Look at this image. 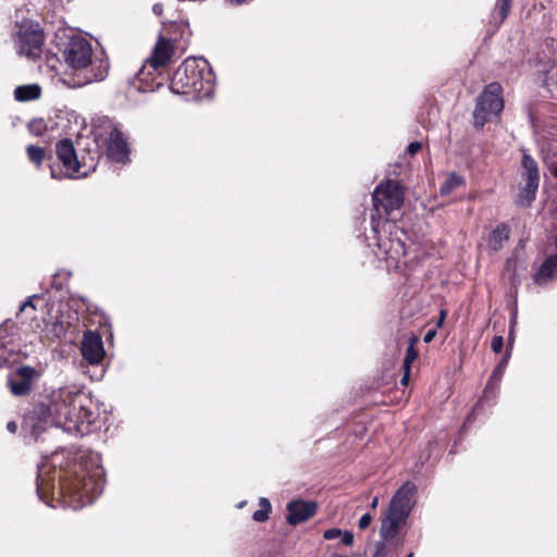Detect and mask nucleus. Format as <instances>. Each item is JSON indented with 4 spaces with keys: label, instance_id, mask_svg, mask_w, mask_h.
<instances>
[{
    "label": "nucleus",
    "instance_id": "aec40b11",
    "mask_svg": "<svg viewBox=\"0 0 557 557\" xmlns=\"http://www.w3.org/2000/svg\"><path fill=\"white\" fill-rule=\"evenodd\" d=\"M523 177L529 183H537L540 181L539 169L535 160L529 154H524L522 158Z\"/></svg>",
    "mask_w": 557,
    "mask_h": 557
},
{
    "label": "nucleus",
    "instance_id": "412c9836",
    "mask_svg": "<svg viewBox=\"0 0 557 557\" xmlns=\"http://www.w3.org/2000/svg\"><path fill=\"white\" fill-rule=\"evenodd\" d=\"M508 359H509V352L507 351V354L504 357V359L502 360V362L494 369V371L488 380V383L486 385L485 394L498 388V384L503 379Z\"/></svg>",
    "mask_w": 557,
    "mask_h": 557
},
{
    "label": "nucleus",
    "instance_id": "49530a36",
    "mask_svg": "<svg viewBox=\"0 0 557 557\" xmlns=\"http://www.w3.org/2000/svg\"><path fill=\"white\" fill-rule=\"evenodd\" d=\"M407 557H413V553H409Z\"/></svg>",
    "mask_w": 557,
    "mask_h": 557
},
{
    "label": "nucleus",
    "instance_id": "ddd939ff",
    "mask_svg": "<svg viewBox=\"0 0 557 557\" xmlns=\"http://www.w3.org/2000/svg\"><path fill=\"white\" fill-rule=\"evenodd\" d=\"M107 128L109 129V136L107 138V156L108 158L117 163H126L129 161V148L127 140L121 129L107 121Z\"/></svg>",
    "mask_w": 557,
    "mask_h": 557
},
{
    "label": "nucleus",
    "instance_id": "f3484780",
    "mask_svg": "<svg viewBox=\"0 0 557 557\" xmlns=\"http://www.w3.org/2000/svg\"><path fill=\"white\" fill-rule=\"evenodd\" d=\"M41 95V87L38 84L21 85L14 89V98L20 102L36 100Z\"/></svg>",
    "mask_w": 557,
    "mask_h": 557
},
{
    "label": "nucleus",
    "instance_id": "e433bc0d",
    "mask_svg": "<svg viewBox=\"0 0 557 557\" xmlns=\"http://www.w3.org/2000/svg\"><path fill=\"white\" fill-rule=\"evenodd\" d=\"M152 11H153V13H154L156 15H161V14H162V12H163V5H162V3H156V4H153V7H152Z\"/></svg>",
    "mask_w": 557,
    "mask_h": 557
},
{
    "label": "nucleus",
    "instance_id": "58836bf2",
    "mask_svg": "<svg viewBox=\"0 0 557 557\" xmlns=\"http://www.w3.org/2000/svg\"><path fill=\"white\" fill-rule=\"evenodd\" d=\"M7 429H8L9 432L14 433L17 430V425H16V423L14 421H10L7 424Z\"/></svg>",
    "mask_w": 557,
    "mask_h": 557
},
{
    "label": "nucleus",
    "instance_id": "423d86ee",
    "mask_svg": "<svg viewBox=\"0 0 557 557\" xmlns=\"http://www.w3.org/2000/svg\"><path fill=\"white\" fill-rule=\"evenodd\" d=\"M371 220L374 233L373 245L376 246L375 255L387 261L389 267H398L401 258L407 253L404 242L405 232L387 220L381 224L376 221L375 214H372Z\"/></svg>",
    "mask_w": 557,
    "mask_h": 557
},
{
    "label": "nucleus",
    "instance_id": "7ed1b4c3",
    "mask_svg": "<svg viewBox=\"0 0 557 557\" xmlns=\"http://www.w3.org/2000/svg\"><path fill=\"white\" fill-rule=\"evenodd\" d=\"M54 40L65 64L75 71H83L82 77L67 83L70 87H82L107 77L108 59L104 55L94 57L91 42L84 36L75 34L73 29H59Z\"/></svg>",
    "mask_w": 557,
    "mask_h": 557
},
{
    "label": "nucleus",
    "instance_id": "4be33fe9",
    "mask_svg": "<svg viewBox=\"0 0 557 557\" xmlns=\"http://www.w3.org/2000/svg\"><path fill=\"white\" fill-rule=\"evenodd\" d=\"M259 506H260V509L256 510L252 513V519L256 522L262 523L269 519L270 512L272 510V506H271L270 500L265 497L259 498Z\"/></svg>",
    "mask_w": 557,
    "mask_h": 557
},
{
    "label": "nucleus",
    "instance_id": "6e6552de",
    "mask_svg": "<svg viewBox=\"0 0 557 557\" xmlns=\"http://www.w3.org/2000/svg\"><path fill=\"white\" fill-rule=\"evenodd\" d=\"M22 359L18 329L7 320L0 325V368L11 367Z\"/></svg>",
    "mask_w": 557,
    "mask_h": 557
},
{
    "label": "nucleus",
    "instance_id": "f03ea898",
    "mask_svg": "<svg viewBox=\"0 0 557 557\" xmlns=\"http://www.w3.org/2000/svg\"><path fill=\"white\" fill-rule=\"evenodd\" d=\"M90 400L76 386H63L33 403L24 417V424L37 438L46 428L62 429L73 436H83L95 421Z\"/></svg>",
    "mask_w": 557,
    "mask_h": 557
},
{
    "label": "nucleus",
    "instance_id": "f704fd0d",
    "mask_svg": "<svg viewBox=\"0 0 557 557\" xmlns=\"http://www.w3.org/2000/svg\"><path fill=\"white\" fill-rule=\"evenodd\" d=\"M37 297H38V295H33V296H30V297H29L25 302H23V304L21 305V307H20V311L25 310V308H26V307H30V308L35 309V306H34V304H33V299H34V298H37Z\"/></svg>",
    "mask_w": 557,
    "mask_h": 557
},
{
    "label": "nucleus",
    "instance_id": "9d476101",
    "mask_svg": "<svg viewBox=\"0 0 557 557\" xmlns=\"http://www.w3.org/2000/svg\"><path fill=\"white\" fill-rule=\"evenodd\" d=\"M375 214L381 218V210L388 215L392 211L400 208L404 202V194L395 181H387L380 184L372 196Z\"/></svg>",
    "mask_w": 557,
    "mask_h": 557
},
{
    "label": "nucleus",
    "instance_id": "79ce46f5",
    "mask_svg": "<svg viewBox=\"0 0 557 557\" xmlns=\"http://www.w3.org/2000/svg\"><path fill=\"white\" fill-rule=\"evenodd\" d=\"M445 315H446L445 311H444V310H442V311H441L440 319H438V322H437V325H438V326H440V325H442V323L444 322Z\"/></svg>",
    "mask_w": 557,
    "mask_h": 557
},
{
    "label": "nucleus",
    "instance_id": "2f4dec72",
    "mask_svg": "<svg viewBox=\"0 0 557 557\" xmlns=\"http://www.w3.org/2000/svg\"><path fill=\"white\" fill-rule=\"evenodd\" d=\"M371 521H372V516L370 513H364L359 519L358 527L361 530H364V529H367L370 525Z\"/></svg>",
    "mask_w": 557,
    "mask_h": 557
},
{
    "label": "nucleus",
    "instance_id": "393cba45",
    "mask_svg": "<svg viewBox=\"0 0 557 557\" xmlns=\"http://www.w3.org/2000/svg\"><path fill=\"white\" fill-rule=\"evenodd\" d=\"M26 151H27V156H28V159L35 163L37 165V168H39L44 161V158H45V149L44 148H40V147H37V146H34V145H29L27 148H26Z\"/></svg>",
    "mask_w": 557,
    "mask_h": 557
},
{
    "label": "nucleus",
    "instance_id": "39448f33",
    "mask_svg": "<svg viewBox=\"0 0 557 557\" xmlns=\"http://www.w3.org/2000/svg\"><path fill=\"white\" fill-rule=\"evenodd\" d=\"M417 502V486L414 483L405 482L392 497L382 518L380 534L384 540H393L397 536Z\"/></svg>",
    "mask_w": 557,
    "mask_h": 557
},
{
    "label": "nucleus",
    "instance_id": "0eeeda50",
    "mask_svg": "<svg viewBox=\"0 0 557 557\" xmlns=\"http://www.w3.org/2000/svg\"><path fill=\"white\" fill-rule=\"evenodd\" d=\"M503 88L498 83L488 84L479 96L473 111L474 127L481 128L504 109Z\"/></svg>",
    "mask_w": 557,
    "mask_h": 557
},
{
    "label": "nucleus",
    "instance_id": "7c9ffc66",
    "mask_svg": "<svg viewBox=\"0 0 557 557\" xmlns=\"http://www.w3.org/2000/svg\"><path fill=\"white\" fill-rule=\"evenodd\" d=\"M503 346H504V338L502 336H494L492 339V344H491L492 350L495 354H498L502 351Z\"/></svg>",
    "mask_w": 557,
    "mask_h": 557
},
{
    "label": "nucleus",
    "instance_id": "b1692460",
    "mask_svg": "<svg viewBox=\"0 0 557 557\" xmlns=\"http://www.w3.org/2000/svg\"><path fill=\"white\" fill-rule=\"evenodd\" d=\"M463 183H465V180L461 176L457 175L456 173H450L447 176L446 181L441 186V189H440L441 194L448 195L457 187L463 185Z\"/></svg>",
    "mask_w": 557,
    "mask_h": 557
},
{
    "label": "nucleus",
    "instance_id": "f8f14e48",
    "mask_svg": "<svg viewBox=\"0 0 557 557\" xmlns=\"http://www.w3.org/2000/svg\"><path fill=\"white\" fill-rule=\"evenodd\" d=\"M42 371L29 366L18 367L8 376V386L14 396H26L33 388V383L41 376Z\"/></svg>",
    "mask_w": 557,
    "mask_h": 557
},
{
    "label": "nucleus",
    "instance_id": "4c0bfd02",
    "mask_svg": "<svg viewBox=\"0 0 557 557\" xmlns=\"http://www.w3.org/2000/svg\"><path fill=\"white\" fill-rule=\"evenodd\" d=\"M409 375H410V369H409V370H404V375H403V377H401V380H400V383H401L403 385H407V384H408V382H409Z\"/></svg>",
    "mask_w": 557,
    "mask_h": 557
},
{
    "label": "nucleus",
    "instance_id": "9b49d317",
    "mask_svg": "<svg viewBox=\"0 0 557 557\" xmlns=\"http://www.w3.org/2000/svg\"><path fill=\"white\" fill-rule=\"evenodd\" d=\"M16 52L36 60L42 52L44 33L38 28L21 27L14 39Z\"/></svg>",
    "mask_w": 557,
    "mask_h": 557
},
{
    "label": "nucleus",
    "instance_id": "c85d7f7f",
    "mask_svg": "<svg viewBox=\"0 0 557 557\" xmlns=\"http://www.w3.org/2000/svg\"><path fill=\"white\" fill-rule=\"evenodd\" d=\"M499 15L502 20H505L509 13L511 7V0H498L497 2Z\"/></svg>",
    "mask_w": 557,
    "mask_h": 557
},
{
    "label": "nucleus",
    "instance_id": "bb28decb",
    "mask_svg": "<svg viewBox=\"0 0 557 557\" xmlns=\"http://www.w3.org/2000/svg\"><path fill=\"white\" fill-rule=\"evenodd\" d=\"M417 342V339L414 337H412L410 339V344L407 348V352H406V357L404 359V370H409L410 369V366L411 363L417 359L418 357V351L416 350L414 348V343Z\"/></svg>",
    "mask_w": 557,
    "mask_h": 557
},
{
    "label": "nucleus",
    "instance_id": "ea45409f",
    "mask_svg": "<svg viewBox=\"0 0 557 557\" xmlns=\"http://www.w3.org/2000/svg\"><path fill=\"white\" fill-rule=\"evenodd\" d=\"M50 174L52 178L61 180L63 176L58 174L53 166H50Z\"/></svg>",
    "mask_w": 557,
    "mask_h": 557
},
{
    "label": "nucleus",
    "instance_id": "72a5a7b5",
    "mask_svg": "<svg viewBox=\"0 0 557 557\" xmlns=\"http://www.w3.org/2000/svg\"><path fill=\"white\" fill-rule=\"evenodd\" d=\"M421 147H422L421 143L413 141V143L409 144V146L407 148V151L410 154H414V153H417L421 149Z\"/></svg>",
    "mask_w": 557,
    "mask_h": 557
},
{
    "label": "nucleus",
    "instance_id": "f257e3e1",
    "mask_svg": "<svg viewBox=\"0 0 557 557\" xmlns=\"http://www.w3.org/2000/svg\"><path fill=\"white\" fill-rule=\"evenodd\" d=\"M100 454L82 450L77 455L61 448L38 466L36 492L41 502L53 500L77 510L91 504L103 491L104 470Z\"/></svg>",
    "mask_w": 557,
    "mask_h": 557
},
{
    "label": "nucleus",
    "instance_id": "cd10ccee",
    "mask_svg": "<svg viewBox=\"0 0 557 557\" xmlns=\"http://www.w3.org/2000/svg\"><path fill=\"white\" fill-rule=\"evenodd\" d=\"M386 540L377 541L373 546V552L371 557H386L387 547L385 544Z\"/></svg>",
    "mask_w": 557,
    "mask_h": 557
},
{
    "label": "nucleus",
    "instance_id": "a18cd8bd",
    "mask_svg": "<svg viewBox=\"0 0 557 557\" xmlns=\"http://www.w3.org/2000/svg\"><path fill=\"white\" fill-rule=\"evenodd\" d=\"M35 125H36V122H33L29 124L30 132H35Z\"/></svg>",
    "mask_w": 557,
    "mask_h": 557
},
{
    "label": "nucleus",
    "instance_id": "a878e982",
    "mask_svg": "<svg viewBox=\"0 0 557 557\" xmlns=\"http://www.w3.org/2000/svg\"><path fill=\"white\" fill-rule=\"evenodd\" d=\"M70 276H71V272H69V271H65V270L58 271L52 277V282H51L52 287H54L57 290H62L65 286V282L67 281V278Z\"/></svg>",
    "mask_w": 557,
    "mask_h": 557
},
{
    "label": "nucleus",
    "instance_id": "37998d69",
    "mask_svg": "<svg viewBox=\"0 0 557 557\" xmlns=\"http://www.w3.org/2000/svg\"><path fill=\"white\" fill-rule=\"evenodd\" d=\"M246 505H247V500H242V502H239V503L236 505V507H237L238 509H242V508H244Z\"/></svg>",
    "mask_w": 557,
    "mask_h": 557
},
{
    "label": "nucleus",
    "instance_id": "1a4fd4ad",
    "mask_svg": "<svg viewBox=\"0 0 557 557\" xmlns=\"http://www.w3.org/2000/svg\"><path fill=\"white\" fill-rule=\"evenodd\" d=\"M55 152L58 159L67 171L65 176L69 178L85 177L89 171H94L96 169L94 159L90 160L89 164L84 160H78L73 141L69 138H64L57 143Z\"/></svg>",
    "mask_w": 557,
    "mask_h": 557
},
{
    "label": "nucleus",
    "instance_id": "a211bd4d",
    "mask_svg": "<svg viewBox=\"0 0 557 557\" xmlns=\"http://www.w3.org/2000/svg\"><path fill=\"white\" fill-rule=\"evenodd\" d=\"M557 275V255L549 257L535 274V282L544 284L547 280Z\"/></svg>",
    "mask_w": 557,
    "mask_h": 557
},
{
    "label": "nucleus",
    "instance_id": "dca6fc26",
    "mask_svg": "<svg viewBox=\"0 0 557 557\" xmlns=\"http://www.w3.org/2000/svg\"><path fill=\"white\" fill-rule=\"evenodd\" d=\"M172 54L173 45L169 39L161 36L154 46L152 55L148 60V63L153 70H158L170 61Z\"/></svg>",
    "mask_w": 557,
    "mask_h": 557
},
{
    "label": "nucleus",
    "instance_id": "2eb2a0df",
    "mask_svg": "<svg viewBox=\"0 0 557 557\" xmlns=\"http://www.w3.org/2000/svg\"><path fill=\"white\" fill-rule=\"evenodd\" d=\"M81 351L88 363H100L106 354L101 336L97 332L87 331L82 341Z\"/></svg>",
    "mask_w": 557,
    "mask_h": 557
},
{
    "label": "nucleus",
    "instance_id": "6ab92c4d",
    "mask_svg": "<svg viewBox=\"0 0 557 557\" xmlns=\"http://www.w3.org/2000/svg\"><path fill=\"white\" fill-rule=\"evenodd\" d=\"M509 238V228L506 225H499L492 231L488 237V247L497 251L503 248Z\"/></svg>",
    "mask_w": 557,
    "mask_h": 557
},
{
    "label": "nucleus",
    "instance_id": "c756f323",
    "mask_svg": "<svg viewBox=\"0 0 557 557\" xmlns=\"http://www.w3.org/2000/svg\"><path fill=\"white\" fill-rule=\"evenodd\" d=\"M342 535V530L337 528L327 529L323 533V537L327 541L335 540Z\"/></svg>",
    "mask_w": 557,
    "mask_h": 557
},
{
    "label": "nucleus",
    "instance_id": "a19ab883",
    "mask_svg": "<svg viewBox=\"0 0 557 557\" xmlns=\"http://www.w3.org/2000/svg\"><path fill=\"white\" fill-rule=\"evenodd\" d=\"M377 506H379V497H377V496H375V497L372 499L371 504H370V508H371V509H376V508H377Z\"/></svg>",
    "mask_w": 557,
    "mask_h": 557
},
{
    "label": "nucleus",
    "instance_id": "c03bdc74",
    "mask_svg": "<svg viewBox=\"0 0 557 557\" xmlns=\"http://www.w3.org/2000/svg\"><path fill=\"white\" fill-rule=\"evenodd\" d=\"M51 61H52L53 63L50 65V67H51L52 70H55V64L59 62V60H58V59H52Z\"/></svg>",
    "mask_w": 557,
    "mask_h": 557
},
{
    "label": "nucleus",
    "instance_id": "4468645a",
    "mask_svg": "<svg viewBox=\"0 0 557 557\" xmlns=\"http://www.w3.org/2000/svg\"><path fill=\"white\" fill-rule=\"evenodd\" d=\"M318 510V504L313 500L294 499L286 505V521L290 525H297L311 519Z\"/></svg>",
    "mask_w": 557,
    "mask_h": 557
},
{
    "label": "nucleus",
    "instance_id": "c9c22d12",
    "mask_svg": "<svg viewBox=\"0 0 557 557\" xmlns=\"http://www.w3.org/2000/svg\"><path fill=\"white\" fill-rule=\"evenodd\" d=\"M435 335H436V331L435 330H429L424 334V337H423L424 343H431L434 339Z\"/></svg>",
    "mask_w": 557,
    "mask_h": 557
},
{
    "label": "nucleus",
    "instance_id": "5701e85b",
    "mask_svg": "<svg viewBox=\"0 0 557 557\" xmlns=\"http://www.w3.org/2000/svg\"><path fill=\"white\" fill-rule=\"evenodd\" d=\"M539 188V184L537 183H529L527 182L523 189L521 190L520 195H519V200L518 202L521 205V206H528L531 203V201L535 198V195H536V190Z\"/></svg>",
    "mask_w": 557,
    "mask_h": 557
},
{
    "label": "nucleus",
    "instance_id": "20e7f679",
    "mask_svg": "<svg viewBox=\"0 0 557 557\" xmlns=\"http://www.w3.org/2000/svg\"><path fill=\"white\" fill-rule=\"evenodd\" d=\"M215 75L205 58H187L174 72L170 88L174 94L209 98Z\"/></svg>",
    "mask_w": 557,
    "mask_h": 557
},
{
    "label": "nucleus",
    "instance_id": "473e14b6",
    "mask_svg": "<svg viewBox=\"0 0 557 557\" xmlns=\"http://www.w3.org/2000/svg\"><path fill=\"white\" fill-rule=\"evenodd\" d=\"M342 542L346 546H351L354 544V534L350 531L342 532Z\"/></svg>",
    "mask_w": 557,
    "mask_h": 557
}]
</instances>
